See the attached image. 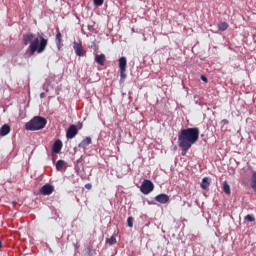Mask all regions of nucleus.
Instances as JSON below:
<instances>
[{"label": "nucleus", "instance_id": "nucleus-15", "mask_svg": "<svg viewBox=\"0 0 256 256\" xmlns=\"http://www.w3.org/2000/svg\"><path fill=\"white\" fill-rule=\"evenodd\" d=\"M95 61L103 67L105 65V54L96 55Z\"/></svg>", "mask_w": 256, "mask_h": 256}, {"label": "nucleus", "instance_id": "nucleus-23", "mask_svg": "<svg viewBox=\"0 0 256 256\" xmlns=\"http://www.w3.org/2000/svg\"><path fill=\"white\" fill-rule=\"evenodd\" d=\"M246 221H250V223H253V221H255V217H253V215L248 214L245 217Z\"/></svg>", "mask_w": 256, "mask_h": 256}, {"label": "nucleus", "instance_id": "nucleus-27", "mask_svg": "<svg viewBox=\"0 0 256 256\" xmlns=\"http://www.w3.org/2000/svg\"><path fill=\"white\" fill-rule=\"evenodd\" d=\"M223 123H224L225 125H227V123H229V120L224 119V120H223Z\"/></svg>", "mask_w": 256, "mask_h": 256}, {"label": "nucleus", "instance_id": "nucleus-12", "mask_svg": "<svg viewBox=\"0 0 256 256\" xmlns=\"http://www.w3.org/2000/svg\"><path fill=\"white\" fill-rule=\"evenodd\" d=\"M91 143H92L91 137H86L85 139H83L81 141V143L78 144V147L80 149H85L86 147H89V145H91Z\"/></svg>", "mask_w": 256, "mask_h": 256}, {"label": "nucleus", "instance_id": "nucleus-20", "mask_svg": "<svg viewBox=\"0 0 256 256\" xmlns=\"http://www.w3.org/2000/svg\"><path fill=\"white\" fill-rule=\"evenodd\" d=\"M219 31H227L229 29V24L227 22H221L218 24Z\"/></svg>", "mask_w": 256, "mask_h": 256}, {"label": "nucleus", "instance_id": "nucleus-9", "mask_svg": "<svg viewBox=\"0 0 256 256\" xmlns=\"http://www.w3.org/2000/svg\"><path fill=\"white\" fill-rule=\"evenodd\" d=\"M155 201H157V203H161L162 205H165V203H169V195L159 194L155 197Z\"/></svg>", "mask_w": 256, "mask_h": 256}, {"label": "nucleus", "instance_id": "nucleus-10", "mask_svg": "<svg viewBox=\"0 0 256 256\" xmlns=\"http://www.w3.org/2000/svg\"><path fill=\"white\" fill-rule=\"evenodd\" d=\"M61 149H63V142H61V140H56L52 147L53 153H61Z\"/></svg>", "mask_w": 256, "mask_h": 256}, {"label": "nucleus", "instance_id": "nucleus-7", "mask_svg": "<svg viewBox=\"0 0 256 256\" xmlns=\"http://www.w3.org/2000/svg\"><path fill=\"white\" fill-rule=\"evenodd\" d=\"M77 133H79L77 126L75 124H72L69 126V128L66 131V137L67 139H74Z\"/></svg>", "mask_w": 256, "mask_h": 256}, {"label": "nucleus", "instance_id": "nucleus-16", "mask_svg": "<svg viewBox=\"0 0 256 256\" xmlns=\"http://www.w3.org/2000/svg\"><path fill=\"white\" fill-rule=\"evenodd\" d=\"M178 147H180V149H182V152H181L182 157H185V155H187V151H189V149H191V146H187L185 144H178Z\"/></svg>", "mask_w": 256, "mask_h": 256}, {"label": "nucleus", "instance_id": "nucleus-19", "mask_svg": "<svg viewBox=\"0 0 256 256\" xmlns=\"http://www.w3.org/2000/svg\"><path fill=\"white\" fill-rule=\"evenodd\" d=\"M251 187H252L253 191H255V193H256V171L252 172Z\"/></svg>", "mask_w": 256, "mask_h": 256}, {"label": "nucleus", "instance_id": "nucleus-13", "mask_svg": "<svg viewBox=\"0 0 256 256\" xmlns=\"http://www.w3.org/2000/svg\"><path fill=\"white\" fill-rule=\"evenodd\" d=\"M61 37H62L61 32L58 30L55 38L58 51H61V47H63Z\"/></svg>", "mask_w": 256, "mask_h": 256}, {"label": "nucleus", "instance_id": "nucleus-22", "mask_svg": "<svg viewBox=\"0 0 256 256\" xmlns=\"http://www.w3.org/2000/svg\"><path fill=\"white\" fill-rule=\"evenodd\" d=\"M105 0H94V5L96 7H101V5H103Z\"/></svg>", "mask_w": 256, "mask_h": 256}, {"label": "nucleus", "instance_id": "nucleus-1", "mask_svg": "<svg viewBox=\"0 0 256 256\" xmlns=\"http://www.w3.org/2000/svg\"><path fill=\"white\" fill-rule=\"evenodd\" d=\"M23 44L29 45L30 55H35V53L41 54L47 49L49 40L45 38L43 33L39 37H35L33 33H28L23 35Z\"/></svg>", "mask_w": 256, "mask_h": 256}, {"label": "nucleus", "instance_id": "nucleus-29", "mask_svg": "<svg viewBox=\"0 0 256 256\" xmlns=\"http://www.w3.org/2000/svg\"><path fill=\"white\" fill-rule=\"evenodd\" d=\"M13 205H17V202H13Z\"/></svg>", "mask_w": 256, "mask_h": 256}, {"label": "nucleus", "instance_id": "nucleus-4", "mask_svg": "<svg viewBox=\"0 0 256 256\" xmlns=\"http://www.w3.org/2000/svg\"><path fill=\"white\" fill-rule=\"evenodd\" d=\"M119 69H120V83H125V79H127V58L120 57L118 60Z\"/></svg>", "mask_w": 256, "mask_h": 256}, {"label": "nucleus", "instance_id": "nucleus-25", "mask_svg": "<svg viewBox=\"0 0 256 256\" xmlns=\"http://www.w3.org/2000/svg\"><path fill=\"white\" fill-rule=\"evenodd\" d=\"M93 188V185L91 183L85 184V189L91 190Z\"/></svg>", "mask_w": 256, "mask_h": 256}, {"label": "nucleus", "instance_id": "nucleus-8", "mask_svg": "<svg viewBox=\"0 0 256 256\" xmlns=\"http://www.w3.org/2000/svg\"><path fill=\"white\" fill-rule=\"evenodd\" d=\"M55 191V187H53L51 184H45L40 189L41 195H51Z\"/></svg>", "mask_w": 256, "mask_h": 256}, {"label": "nucleus", "instance_id": "nucleus-28", "mask_svg": "<svg viewBox=\"0 0 256 256\" xmlns=\"http://www.w3.org/2000/svg\"><path fill=\"white\" fill-rule=\"evenodd\" d=\"M1 247H3V243L0 241V249H1Z\"/></svg>", "mask_w": 256, "mask_h": 256}, {"label": "nucleus", "instance_id": "nucleus-3", "mask_svg": "<svg viewBox=\"0 0 256 256\" xmlns=\"http://www.w3.org/2000/svg\"><path fill=\"white\" fill-rule=\"evenodd\" d=\"M47 125V119L41 116H35L25 125V129L27 131H41V129H45Z\"/></svg>", "mask_w": 256, "mask_h": 256}, {"label": "nucleus", "instance_id": "nucleus-21", "mask_svg": "<svg viewBox=\"0 0 256 256\" xmlns=\"http://www.w3.org/2000/svg\"><path fill=\"white\" fill-rule=\"evenodd\" d=\"M106 243H108V245H115V243H117V238H115V236H111L106 239Z\"/></svg>", "mask_w": 256, "mask_h": 256}, {"label": "nucleus", "instance_id": "nucleus-14", "mask_svg": "<svg viewBox=\"0 0 256 256\" xmlns=\"http://www.w3.org/2000/svg\"><path fill=\"white\" fill-rule=\"evenodd\" d=\"M211 185V182H209V178L204 177L202 179V182L200 184L201 189H204V191H207L209 189V186Z\"/></svg>", "mask_w": 256, "mask_h": 256}, {"label": "nucleus", "instance_id": "nucleus-5", "mask_svg": "<svg viewBox=\"0 0 256 256\" xmlns=\"http://www.w3.org/2000/svg\"><path fill=\"white\" fill-rule=\"evenodd\" d=\"M155 189V185L153 184V182H151V180H147L145 179L140 187V191L141 193H143V195H149V193H151V191H153Z\"/></svg>", "mask_w": 256, "mask_h": 256}, {"label": "nucleus", "instance_id": "nucleus-24", "mask_svg": "<svg viewBox=\"0 0 256 256\" xmlns=\"http://www.w3.org/2000/svg\"><path fill=\"white\" fill-rule=\"evenodd\" d=\"M127 225H128V227H133V217H128Z\"/></svg>", "mask_w": 256, "mask_h": 256}, {"label": "nucleus", "instance_id": "nucleus-18", "mask_svg": "<svg viewBox=\"0 0 256 256\" xmlns=\"http://www.w3.org/2000/svg\"><path fill=\"white\" fill-rule=\"evenodd\" d=\"M223 191L226 195H231V186H229V183H227V181L223 182Z\"/></svg>", "mask_w": 256, "mask_h": 256}, {"label": "nucleus", "instance_id": "nucleus-11", "mask_svg": "<svg viewBox=\"0 0 256 256\" xmlns=\"http://www.w3.org/2000/svg\"><path fill=\"white\" fill-rule=\"evenodd\" d=\"M9 133H11V126H9L8 124H4L0 128V136L5 137V135H9Z\"/></svg>", "mask_w": 256, "mask_h": 256}, {"label": "nucleus", "instance_id": "nucleus-6", "mask_svg": "<svg viewBox=\"0 0 256 256\" xmlns=\"http://www.w3.org/2000/svg\"><path fill=\"white\" fill-rule=\"evenodd\" d=\"M73 49L78 57H85V55H87V51L83 49V44L81 42H74Z\"/></svg>", "mask_w": 256, "mask_h": 256}, {"label": "nucleus", "instance_id": "nucleus-2", "mask_svg": "<svg viewBox=\"0 0 256 256\" xmlns=\"http://www.w3.org/2000/svg\"><path fill=\"white\" fill-rule=\"evenodd\" d=\"M199 128L181 129L178 133V144L193 147L199 141Z\"/></svg>", "mask_w": 256, "mask_h": 256}, {"label": "nucleus", "instance_id": "nucleus-26", "mask_svg": "<svg viewBox=\"0 0 256 256\" xmlns=\"http://www.w3.org/2000/svg\"><path fill=\"white\" fill-rule=\"evenodd\" d=\"M201 79L204 81V83H207V77H205V76H201Z\"/></svg>", "mask_w": 256, "mask_h": 256}, {"label": "nucleus", "instance_id": "nucleus-17", "mask_svg": "<svg viewBox=\"0 0 256 256\" xmlns=\"http://www.w3.org/2000/svg\"><path fill=\"white\" fill-rule=\"evenodd\" d=\"M67 166V162H65L64 160H58L56 162V170L57 171H61L63 169V167Z\"/></svg>", "mask_w": 256, "mask_h": 256}]
</instances>
